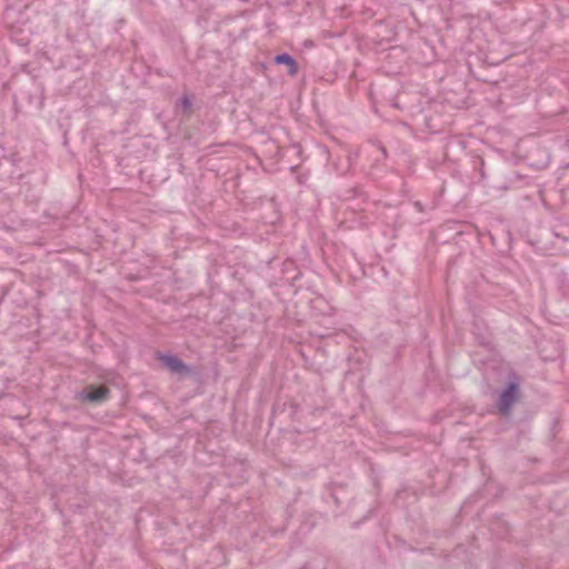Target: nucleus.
<instances>
[{
	"label": "nucleus",
	"instance_id": "1",
	"mask_svg": "<svg viewBox=\"0 0 569 569\" xmlns=\"http://www.w3.org/2000/svg\"><path fill=\"white\" fill-rule=\"evenodd\" d=\"M157 359L168 371L178 376L179 378H186L194 373L190 366L184 363L179 357L174 355L162 353L158 351Z\"/></svg>",
	"mask_w": 569,
	"mask_h": 569
},
{
	"label": "nucleus",
	"instance_id": "2",
	"mask_svg": "<svg viewBox=\"0 0 569 569\" xmlns=\"http://www.w3.org/2000/svg\"><path fill=\"white\" fill-rule=\"evenodd\" d=\"M518 398L519 385L517 382H509L498 400L499 411L505 416L509 415Z\"/></svg>",
	"mask_w": 569,
	"mask_h": 569
},
{
	"label": "nucleus",
	"instance_id": "3",
	"mask_svg": "<svg viewBox=\"0 0 569 569\" xmlns=\"http://www.w3.org/2000/svg\"><path fill=\"white\" fill-rule=\"evenodd\" d=\"M109 389L107 387H93L89 386L82 390L81 397L88 402H102L108 398Z\"/></svg>",
	"mask_w": 569,
	"mask_h": 569
},
{
	"label": "nucleus",
	"instance_id": "4",
	"mask_svg": "<svg viewBox=\"0 0 569 569\" xmlns=\"http://www.w3.org/2000/svg\"><path fill=\"white\" fill-rule=\"evenodd\" d=\"M273 60L276 64H286L290 76H296L298 73L297 61L289 53L278 54Z\"/></svg>",
	"mask_w": 569,
	"mask_h": 569
},
{
	"label": "nucleus",
	"instance_id": "5",
	"mask_svg": "<svg viewBox=\"0 0 569 569\" xmlns=\"http://www.w3.org/2000/svg\"><path fill=\"white\" fill-rule=\"evenodd\" d=\"M192 102L188 96H183L177 103L178 111L182 112L183 116L189 117L191 113Z\"/></svg>",
	"mask_w": 569,
	"mask_h": 569
},
{
	"label": "nucleus",
	"instance_id": "6",
	"mask_svg": "<svg viewBox=\"0 0 569 569\" xmlns=\"http://www.w3.org/2000/svg\"><path fill=\"white\" fill-rule=\"evenodd\" d=\"M380 149H381V152L383 153V156H386L387 154L386 148L385 147H380Z\"/></svg>",
	"mask_w": 569,
	"mask_h": 569
}]
</instances>
